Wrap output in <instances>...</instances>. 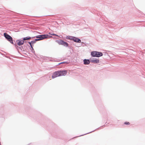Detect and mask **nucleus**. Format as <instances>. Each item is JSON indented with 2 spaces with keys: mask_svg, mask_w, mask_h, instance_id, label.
Returning a JSON list of instances; mask_svg holds the SVG:
<instances>
[{
  "mask_svg": "<svg viewBox=\"0 0 145 145\" xmlns=\"http://www.w3.org/2000/svg\"><path fill=\"white\" fill-rule=\"evenodd\" d=\"M48 35H40L37 36L36 37L37 38H39L37 39H36V40L39 41L48 38Z\"/></svg>",
  "mask_w": 145,
  "mask_h": 145,
  "instance_id": "nucleus-1",
  "label": "nucleus"
},
{
  "mask_svg": "<svg viewBox=\"0 0 145 145\" xmlns=\"http://www.w3.org/2000/svg\"><path fill=\"white\" fill-rule=\"evenodd\" d=\"M91 54L92 56L97 57L101 56L103 55L102 52L95 51L91 52Z\"/></svg>",
  "mask_w": 145,
  "mask_h": 145,
  "instance_id": "nucleus-2",
  "label": "nucleus"
},
{
  "mask_svg": "<svg viewBox=\"0 0 145 145\" xmlns=\"http://www.w3.org/2000/svg\"><path fill=\"white\" fill-rule=\"evenodd\" d=\"M4 36L5 38L10 43L12 44H13L12 38L10 35L7 33H4Z\"/></svg>",
  "mask_w": 145,
  "mask_h": 145,
  "instance_id": "nucleus-3",
  "label": "nucleus"
},
{
  "mask_svg": "<svg viewBox=\"0 0 145 145\" xmlns=\"http://www.w3.org/2000/svg\"><path fill=\"white\" fill-rule=\"evenodd\" d=\"M59 76H65L67 72V70L59 71Z\"/></svg>",
  "mask_w": 145,
  "mask_h": 145,
  "instance_id": "nucleus-4",
  "label": "nucleus"
},
{
  "mask_svg": "<svg viewBox=\"0 0 145 145\" xmlns=\"http://www.w3.org/2000/svg\"><path fill=\"white\" fill-rule=\"evenodd\" d=\"M59 76V71H56L54 72L52 75V78H54L57 76Z\"/></svg>",
  "mask_w": 145,
  "mask_h": 145,
  "instance_id": "nucleus-5",
  "label": "nucleus"
},
{
  "mask_svg": "<svg viewBox=\"0 0 145 145\" xmlns=\"http://www.w3.org/2000/svg\"><path fill=\"white\" fill-rule=\"evenodd\" d=\"M24 42V41L23 40H18L16 41L17 44L19 46H21L23 45Z\"/></svg>",
  "mask_w": 145,
  "mask_h": 145,
  "instance_id": "nucleus-6",
  "label": "nucleus"
},
{
  "mask_svg": "<svg viewBox=\"0 0 145 145\" xmlns=\"http://www.w3.org/2000/svg\"><path fill=\"white\" fill-rule=\"evenodd\" d=\"M72 40L78 43L81 42V40L80 39L75 37H73Z\"/></svg>",
  "mask_w": 145,
  "mask_h": 145,
  "instance_id": "nucleus-7",
  "label": "nucleus"
},
{
  "mask_svg": "<svg viewBox=\"0 0 145 145\" xmlns=\"http://www.w3.org/2000/svg\"><path fill=\"white\" fill-rule=\"evenodd\" d=\"M84 63L86 65H88L90 61L88 59H85L84 60Z\"/></svg>",
  "mask_w": 145,
  "mask_h": 145,
  "instance_id": "nucleus-8",
  "label": "nucleus"
},
{
  "mask_svg": "<svg viewBox=\"0 0 145 145\" xmlns=\"http://www.w3.org/2000/svg\"><path fill=\"white\" fill-rule=\"evenodd\" d=\"M91 62L94 63H98L99 62V60L98 59H93L91 60Z\"/></svg>",
  "mask_w": 145,
  "mask_h": 145,
  "instance_id": "nucleus-9",
  "label": "nucleus"
},
{
  "mask_svg": "<svg viewBox=\"0 0 145 145\" xmlns=\"http://www.w3.org/2000/svg\"><path fill=\"white\" fill-rule=\"evenodd\" d=\"M73 37L71 36H68L66 37V38L67 39H70L71 40H72Z\"/></svg>",
  "mask_w": 145,
  "mask_h": 145,
  "instance_id": "nucleus-10",
  "label": "nucleus"
},
{
  "mask_svg": "<svg viewBox=\"0 0 145 145\" xmlns=\"http://www.w3.org/2000/svg\"><path fill=\"white\" fill-rule=\"evenodd\" d=\"M31 38L30 37H26L24 38L23 39V40L24 41V40H29L31 39Z\"/></svg>",
  "mask_w": 145,
  "mask_h": 145,
  "instance_id": "nucleus-11",
  "label": "nucleus"
},
{
  "mask_svg": "<svg viewBox=\"0 0 145 145\" xmlns=\"http://www.w3.org/2000/svg\"><path fill=\"white\" fill-rule=\"evenodd\" d=\"M64 42V41L63 40H60L59 42V44H61V45H63V43Z\"/></svg>",
  "mask_w": 145,
  "mask_h": 145,
  "instance_id": "nucleus-12",
  "label": "nucleus"
},
{
  "mask_svg": "<svg viewBox=\"0 0 145 145\" xmlns=\"http://www.w3.org/2000/svg\"><path fill=\"white\" fill-rule=\"evenodd\" d=\"M37 41V40H36V39L34 40L31 41V43H32V46H33V44H35L36 43V41Z\"/></svg>",
  "mask_w": 145,
  "mask_h": 145,
  "instance_id": "nucleus-13",
  "label": "nucleus"
},
{
  "mask_svg": "<svg viewBox=\"0 0 145 145\" xmlns=\"http://www.w3.org/2000/svg\"><path fill=\"white\" fill-rule=\"evenodd\" d=\"M68 44L66 42H64L63 43V45H64V46H68Z\"/></svg>",
  "mask_w": 145,
  "mask_h": 145,
  "instance_id": "nucleus-14",
  "label": "nucleus"
},
{
  "mask_svg": "<svg viewBox=\"0 0 145 145\" xmlns=\"http://www.w3.org/2000/svg\"><path fill=\"white\" fill-rule=\"evenodd\" d=\"M124 124L126 125H129L130 124V123L129 122H125L124 123Z\"/></svg>",
  "mask_w": 145,
  "mask_h": 145,
  "instance_id": "nucleus-15",
  "label": "nucleus"
},
{
  "mask_svg": "<svg viewBox=\"0 0 145 145\" xmlns=\"http://www.w3.org/2000/svg\"><path fill=\"white\" fill-rule=\"evenodd\" d=\"M51 35H55V36H59L58 35L56 34H55L54 33H52V34H51V33H49Z\"/></svg>",
  "mask_w": 145,
  "mask_h": 145,
  "instance_id": "nucleus-16",
  "label": "nucleus"
},
{
  "mask_svg": "<svg viewBox=\"0 0 145 145\" xmlns=\"http://www.w3.org/2000/svg\"><path fill=\"white\" fill-rule=\"evenodd\" d=\"M28 43L30 45V46H31V48H33V46H32V43H31V42H29Z\"/></svg>",
  "mask_w": 145,
  "mask_h": 145,
  "instance_id": "nucleus-17",
  "label": "nucleus"
},
{
  "mask_svg": "<svg viewBox=\"0 0 145 145\" xmlns=\"http://www.w3.org/2000/svg\"><path fill=\"white\" fill-rule=\"evenodd\" d=\"M65 63V62L61 63H60V64H62V63Z\"/></svg>",
  "mask_w": 145,
  "mask_h": 145,
  "instance_id": "nucleus-18",
  "label": "nucleus"
}]
</instances>
